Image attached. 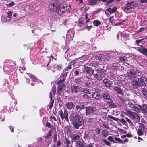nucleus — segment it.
<instances>
[{
  "mask_svg": "<svg viewBox=\"0 0 147 147\" xmlns=\"http://www.w3.org/2000/svg\"><path fill=\"white\" fill-rule=\"evenodd\" d=\"M114 90L118 94L121 95H124V92L123 90L121 89V88L117 86H114L113 88Z\"/></svg>",
  "mask_w": 147,
  "mask_h": 147,
  "instance_id": "obj_15",
  "label": "nucleus"
},
{
  "mask_svg": "<svg viewBox=\"0 0 147 147\" xmlns=\"http://www.w3.org/2000/svg\"><path fill=\"white\" fill-rule=\"evenodd\" d=\"M144 78H146V77L142 76L138 79L139 84L140 85V87L141 86L143 87H145L146 86V83L144 81H145V79Z\"/></svg>",
  "mask_w": 147,
  "mask_h": 147,
  "instance_id": "obj_11",
  "label": "nucleus"
},
{
  "mask_svg": "<svg viewBox=\"0 0 147 147\" xmlns=\"http://www.w3.org/2000/svg\"><path fill=\"white\" fill-rule=\"evenodd\" d=\"M115 85L119 86H122V83L119 81H117L115 82Z\"/></svg>",
  "mask_w": 147,
  "mask_h": 147,
  "instance_id": "obj_54",
  "label": "nucleus"
},
{
  "mask_svg": "<svg viewBox=\"0 0 147 147\" xmlns=\"http://www.w3.org/2000/svg\"><path fill=\"white\" fill-rule=\"evenodd\" d=\"M108 100L109 101H107L106 102L108 106L111 108H114L116 107V106L114 104L111 98Z\"/></svg>",
  "mask_w": 147,
  "mask_h": 147,
  "instance_id": "obj_20",
  "label": "nucleus"
},
{
  "mask_svg": "<svg viewBox=\"0 0 147 147\" xmlns=\"http://www.w3.org/2000/svg\"><path fill=\"white\" fill-rule=\"evenodd\" d=\"M73 120L72 122V124L73 125L74 127L76 129H79L84 124V121L82 117L79 115L77 114L73 117Z\"/></svg>",
  "mask_w": 147,
  "mask_h": 147,
  "instance_id": "obj_2",
  "label": "nucleus"
},
{
  "mask_svg": "<svg viewBox=\"0 0 147 147\" xmlns=\"http://www.w3.org/2000/svg\"><path fill=\"white\" fill-rule=\"evenodd\" d=\"M99 57L100 58V60L101 61H103L105 59V55L100 54H99Z\"/></svg>",
  "mask_w": 147,
  "mask_h": 147,
  "instance_id": "obj_39",
  "label": "nucleus"
},
{
  "mask_svg": "<svg viewBox=\"0 0 147 147\" xmlns=\"http://www.w3.org/2000/svg\"><path fill=\"white\" fill-rule=\"evenodd\" d=\"M15 5V3L13 2H12L9 3H8L7 4V5L8 7H11Z\"/></svg>",
  "mask_w": 147,
  "mask_h": 147,
  "instance_id": "obj_56",
  "label": "nucleus"
},
{
  "mask_svg": "<svg viewBox=\"0 0 147 147\" xmlns=\"http://www.w3.org/2000/svg\"><path fill=\"white\" fill-rule=\"evenodd\" d=\"M88 134L89 135H90L92 138H94L96 136L95 133L94 132L93 130H90L89 131Z\"/></svg>",
  "mask_w": 147,
  "mask_h": 147,
  "instance_id": "obj_29",
  "label": "nucleus"
},
{
  "mask_svg": "<svg viewBox=\"0 0 147 147\" xmlns=\"http://www.w3.org/2000/svg\"><path fill=\"white\" fill-rule=\"evenodd\" d=\"M74 106V103L71 102H67L65 104V106L69 110L72 109Z\"/></svg>",
  "mask_w": 147,
  "mask_h": 147,
  "instance_id": "obj_19",
  "label": "nucleus"
},
{
  "mask_svg": "<svg viewBox=\"0 0 147 147\" xmlns=\"http://www.w3.org/2000/svg\"><path fill=\"white\" fill-rule=\"evenodd\" d=\"M68 73V71H65V70H64L62 75L63 77L64 76H65L67 75V74Z\"/></svg>",
  "mask_w": 147,
  "mask_h": 147,
  "instance_id": "obj_60",
  "label": "nucleus"
},
{
  "mask_svg": "<svg viewBox=\"0 0 147 147\" xmlns=\"http://www.w3.org/2000/svg\"><path fill=\"white\" fill-rule=\"evenodd\" d=\"M65 86L64 83H62L60 85H58L57 88V92L58 95H60L62 92L65 90Z\"/></svg>",
  "mask_w": 147,
  "mask_h": 147,
  "instance_id": "obj_5",
  "label": "nucleus"
},
{
  "mask_svg": "<svg viewBox=\"0 0 147 147\" xmlns=\"http://www.w3.org/2000/svg\"><path fill=\"white\" fill-rule=\"evenodd\" d=\"M76 144L78 145L79 147H85L84 144L80 141L79 142V143Z\"/></svg>",
  "mask_w": 147,
  "mask_h": 147,
  "instance_id": "obj_52",
  "label": "nucleus"
},
{
  "mask_svg": "<svg viewBox=\"0 0 147 147\" xmlns=\"http://www.w3.org/2000/svg\"><path fill=\"white\" fill-rule=\"evenodd\" d=\"M103 82L106 87H110L111 86L110 81L107 79H104L103 80Z\"/></svg>",
  "mask_w": 147,
  "mask_h": 147,
  "instance_id": "obj_24",
  "label": "nucleus"
},
{
  "mask_svg": "<svg viewBox=\"0 0 147 147\" xmlns=\"http://www.w3.org/2000/svg\"><path fill=\"white\" fill-rule=\"evenodd\" d=\"M108 117L111 119H113L114 120L117 121H119L120 122H121L122 124L124 125H125L127 124L125 120L123 119L122 118L119 119L118 118L114 117L113 116L109 115H108Z\"/></svg>",
  "mask_w": 147,
  "mask_h": 147,
  "instance_id": "obj_8",
  "label": "nucleus"
},
{
  "mask_svg": "<svg viewBox=\"0 0 147 147\" xmlns=\"http://www.w3.org/2000/svg\"><path fill=\"white\" fill-rule=\"evenodd\" d=\"M98 0H89L88 3L90 5H93L96 4Z\"/></svg>",
  "mask_w": 147,
  "mask_h": 147,
  "instance_id": "obj_31",
  "label": "nucleus"
},
{
  "mask_svg": "<svg viewBox=\"0 0 147 147\" xmlns=\"http://www.w3.org/2000/svg\"><path fill=\"white\" fill-rule=\"evenodd\" d=\"M46 126L50 128L51 127V125L49 122H47V123L45 125Z\"/></svg>",
  "mask_w": 147,
  "mask_h": 147,
  "instance_id": "obj_64",
  "label": "nucleus"
},
{
  "mask_svg": "<svg viewBox=\"0 0 147 147\" xmlns=\"http://www.w3.org/2000/svg\"><path fill=\"white\" fill-rule=\"evenodd\" d=\"M59 112L61 119L63 121L64 119L65 120L68 122L69 121L68 117V113L67 109L64 108L63 111L61 110L59 111Z\"/></svg>",
  "mask_w": 147,
  "mask_h": 147,
  "instance_id": "obj_3",
  "label": "nucleus"
},
{
  "mask_svg": "<svg viewBox=\"0 0 147 147\" xmlns=\"http://www.w3.org/2000/svg\"><path fill=\"white\" fill-rule=\"evenodd\" d=\"M56 88L55 87V86H53L52 87V90L51 92H50V95L49 97L50 99H51V100H52V93L53 94L55 95L56 94Z\"/></svg>",
  "mask_w": 147,
  "mask_h": 147,
  "instance_id": "obj_25",
  "label": "nucleus"
},
{
  "mask_svg": "<svg viewBox=\"0 0 147 147\" xmlns=\"http://www.w3.org/2000/svg\"><path fill=\"white\" fill-rule=\"evenodd\" d=\"M139 125L140 128L143 129H144L145 128V126L144 124L142 123H140L139 124Z\"/></svg>",
  "mask_w": 147,
  "mask_h": 147,
  "instance_id": "obj_58",
  "label": "nucleus"
},
{
  "mask_svg": "<svg viewBox=\"0 0 147 147\" xmlns=\"http://www.w3.org/2000/svg\"><path fill=\"white\" fill-rule=\"evenodd\" d=\"M129 107L131 108V109L134 111H135L138 113L140 112V109L138 105H136L133 104L132 102H129L128 104Z\"/></svg>",
  "mask_w": 147,
  "mask_h": 147,
  "instance_id": "obj_4",
  "label": "nucleus"
},
{
  "mask_svg": "<svg viewBox=\"0 0 147 147\" xmlns=\"http://www.w3.org/2000/svg\"><path fill=\"white\" fill-rule=\"evenodd\" d=\"M7 17L8 18H10L11 17L12 15V12L11 11H9L7 13Z\"/></svg>",
  "mask_w": 147,
  "mask_h": 147,
  "instance_id": "obj_55",
  "label": "nucleus"
},
{
  "mask_svg": "<svg viewBox=\"0 0 147 147\" xmlns=\"http://www.w3.org/2000/svg\"><path fill=\"white\" fill-rule=\"evenodd\" d=\"M65 143L66 144H69L70 145V141L69 139H67V138H65Z\"/></svg>",
  "mask_w": 147,
  "mask_h": 147,
  "instance_id": "obj_59",
  "label": "nucleus"
},
{
  "mask_svg": "<svg viewBox=\"0 0 147 147\" xmlns=\"http://www.w3.org/2000/svg\"><path fill=\"white\" fill-rule=\"evenodd\" d=\"M134 7V5L133 3H129L123 7L122 9L124 11L127 12L129 10L133 8Z\"/></svg>",
  "mask_w": 147,
  "mask_h": 147,
  "instance_id": "obj_7",
  "label": "nucleus"
},
{
  "mask_svg": "<svg viewBox=\"0 0 147 147\" xmlns=\"http://www.w3.org/2000/svg\"><path fill=\"white\" fill-rule=\"evenodd\" d=\"M70 65L69 66V67H68L65 70V71H68V69H71V65L72 64H71V63H70Z\"/></svg>",
  "mask_w": 147,
  "mask_h": 147,
  "instance_id": "obj_62",
  "label": "nucleus"
},
{
  "mask_svg": "<svg viewBox=\"0 0 147 147\" xmlns=\"http://www.w3.org/2000/svg\"><path fill=\"white\" fill-rule=\"evenodd\" d=\"M142 93L145 98H147V89L144 88L142 89Z\"/></svg>",
  "mask_w": 147,
  "mask_h": 147,
  "instance_id": "obj_30",
  "label": "nucleus"
},
{
  "mask_svg": "<svg viewBox=\"0 0 147 147\" xmlns=\"http://www.w3.org/2000/svg\"><path fill=\"white\" fill-rule=\"evenodd\" d=\"M80 137L78 135H74L71 137V141L72 142H76V144L79 142H80Z\"/></svg>",
  "mask_w": 147,
  "mask_h": 147,
  "instance_id": "obj_13",
  "label": "nucleus"
},
{
  "mask_svg": "<svg viewBox=\"0 0 147 147\" xmlns=\"http://www.w3.org/2000/svg\"><path fill=\"white\" fill-rule=\"evenodd\" d=\"M82 92H84V94L86 93L89 94H91L90 92L89 91V90L87 88H85L84 89L82 90Z\"/></svg>",
  "mask_w": 147,
  "mask_h": 147,
  "instance_id": "obj_43",
  "label": "nucleus"
},
{
  "mask_svg": "<svg viewBox=\"0 0 147 147\" xmlns=\"http://www.w3.org/2000/svg\"><path fill=\"white\" fill-rule=\"evenodd\" d=\"M102 126L105 128L109 129L108 124L107 123H104L102 124Z\"/></svg>",
  "mask_w": 147,
  "mask_h": 147,
  "instance_id": "obj_48",
  "label": "nucleus"
},
{
  "mask_svg": "<svg viewBox=\"0 0 147 147\" xmlns=\"http://www.w3.org/2000/svg\"><path fill=\"white\" fill-rule=\"evenodd\" d=\"M85 71L86 74H89L90 75H92L94 73V70L91 68L87 67L86 65H84Z\"/></svg>",
  "mask_w": 147,
  "mask_h": 147,
  "instance_id": "obj_14",
  "label": "nucleus"
},
{
  "mask_svg": "<svg viewBox=\"0 0 147 147\" xmlns=\"http://www.w3.org/2000/svg\"><path fill=\"white\" fill-rule=\"evenodd\" d=\"M52 131V129H51L50 130H49V132H48V134L45 137V138L46 139L48 138L51 136Z\"/></svg>",
  "mask_w": 147,
  "mask_h": 147,
  "instance_id": "obj_45",
  "label": "nucleus"
},
{
  "mask_svg": "<svg viewBox=\"0 0 147 147\" xmlns=\"http://www.w3.org/2000/svg\"><path fill=\"white\" fill-rule=\"evenodd\" d=\"M65 80V78L63 77L62 79L60 80L59 82H57V84L58 85H60L62 83H64L63 82H64Z\"/></svg>",
  "mask_w": 147,
  "mask_h": 147,
  "instance_id": "obj_41",
  "label": "nucleus"
},
{
  "mask_svg": "<svg viewBox=\"0 0 147 147\" xmlns=\"http://www.w3.org/2000/svg\"><path fill=\"white\" fill-rule=\"evenodd\" d=\"M86 115H93L94 113V111L93 107L89 106L86 108Z\"/></svg>",
  "mask_w": 147,
  "mask_h": 147,
  "instance_id": "obj_6",
  "label": "nucleus"
},
{
  "mask_svg": "<svg viewBox=\"0 0 147 147\" xmlns=\"http://www.w3.org/2000/svg\"><path fill=\"white\" fill-rule=\"evenodd\" d=\"M56 67L59 70H61L62 69V65L61 64H57V65Z\"/></svg>",
  "mask_w": 147,
  "mask_h": 147,
  "instance_id": "obj_53",
  "label": "nucleus"
},
{
  "mask_svg": "<svg viewBox=\"0 0 147 147\" xmlns=\"http://www.w3.org/2000/svg\"><path fill=\"white\" fill-rule=\"evenodd\" d=\"M71 88L72 92L74 93L77 94L80 92V89L78 86L73 85L71 86Z\"/></svg>",
  "mask_w": 147,
  "mask_h": 147,
  "instance_id": "obj_12",
  "label": "nucleus"
},
{
  "mask_svg": "<svg viewBox=\"0 0 147 147\" xmlns=\"http://www.w3.org/2000/svg\"><path fill=\"white\" fill-rule=\"evenodd\" d=\"M146 27H142L137 31V32H140L143 30H145L146 29Z\"/></svg>",
  "mask_w": 147,
  "mask_h": 147,
  "instance_id": "obj_61",
  "label": "nucleus"
},
{
  "mask_svg": "<svg viewBox=\"0 0 147 147\" xmlns=\"http://www.w3.org/2000/svg\"><path fill=\"white\" fill-rule=\"evenodd\" d=\"M139 107L143 113H147V104H143L142 106H140Z\"/></svg>",
  "mask_w": 147,
  "mask_h": 147,
  "instance_id": "obj_21",
  "label": "nucleus"
},
{
  "mask_svg": "<svg viewBox=\"0 0 147 147\" xmlns=\"http://www.w3.org/2000/svg\"><path fill=\"white\" fill-rule=\"evenodd\" d=\"M65 7L60 5L59 1H53L50 5V11L51 12H56L59 15H62L65 11Z\"/></svg>",
  "mask_w": 147,
  "mask_h": 147,
  "instance_id": "obj_1",
  "label": "nucleus"
},
{
  "mask_svg": "<svg viewBox=\"0 0 147 147\" xmlns=\"http://www.w3.org/2000/svg\"><path fill=\"white\" fill-rule=\"evenodd\" d=\"M102 142L105 144L107 146H110V143L106 139L104 138H102Z\"/></svg>",
  "mask_w": 147,
  "mask_h": 147,
  "instance_id": "obj_37",
  "label": "nucleus"
},
{
  "mask_svg": "<svg viewBox=\"0 0 147 147\" xmlns=\"http://www.w3.org/2000/svg\"><path fill=\"white\" fill-rule=\"evenodd\" d=\"M117 9L116 7H114L113 8H109L107 9L105 11V13L107 15H109L111 13L115 12Z\"/></svg>",
  "mask_w": 147,
  "mask_h": 147,
  "instance_id": "obj_9",
  "label": "nucleus"
},
{
  "mask_svg": "<svg viewBox=\"0 0 147 147\" xmlns=\"http://www.w3.org/2000/svg\"><path fill=\"white\" fill-rule=\"evenodd\" d=\"M93 23L94 26H99L101 24V22L98 20H96L94 21Z\"/></svg>",
  "mask_w": 147,
  "mask_h": 147,
  "instance_id": "obj_33",
  "label": "nucleus"
},
{
  "mask_svg": "<svg viewBox=\"0 0 147 147\" xmlns=\"http://www.w3.org/2000/svg\"><path fill=\"white\" fill-rule=\"evenodd\" d=\"M132 86L134 89H137L138 87H140V85L139 84L138 80H134L132 83Z\"/></svg>",
  "mask_w": 147,
  "mask_h": 147,
  "instance_id": "obj_16",
  "label": "nucleus"
},
{
  "mask_svg": "<svg viewBox=\"0 0 147 147\" xmlns=\"http://www.w3.org/2000/svg\"><path fill=\"white\" fill-rule=\"evenodd\" d=\"M85 85L86 86L89 87L92 85V83L91 82H88L85 83Z\"/></svg>",
  "mask_w": 147,
  "mask_h": 147,
  "instance_id": "obj_50",
  "label": "nucleus"
},
{
  "mask_svg": "<svg viewBox=\"0 0 147 147\" xmlns=\"http://www.w3.org/2000/svg\"><path fill=\"white\" fill-rule=\"evenodd\" d=\"M129 116L130 117L132 118V119H140L139 116L137 114L131 112Z\"/></svg>",
  "mask_w": 147,
  "mask_h": 147,
  "instance_id": "obj_22",
  "label": "nucleus"
},
{
  "mask_svg": "<svg viewBox=\"0 0 147 147\" xmlns=\"http://www.w3.org/2000/svg\"><path fill=\"white\" fill-rule=\"evenodd\" d=\"M102 133L104 137H106L108 135V132L106 130L104 129L102 131Z\"/></svg>",
  "mask_w": 147,
  "mask_h": 147,
  "instance_id": "obj_36",
  "label": "nucleus"
},
{
  "mask_svg": "<svg viewBox=\"0 0 147 147\" xmlns=\"http://www.w3.org/2000/svg\"><path fill=\"white\" fill-rule=\"evenodd\" d=\"M125 119L127 122L129 123L130 125L132 126L133 125V123L129 119L126 117H125Z\"/></svg>",
  "mask_w": 147,
  "mask_h": 147,
  "instance_id": "obj_46",
  "label": "nucleus"
},
{
  "mask_svg": "<svg viewBox=\"0 0 147 147\" xmlns=\"http://www.w3.org/2000/svg\"><path fill=\"white\" fill-rule=\"evenodd\" d=\"M92 97L95 99L99 100L102 98L100 93L98 91H95L92 94Z\"/></svg>",
  "mask_w": 147,
  "mask_h": 147,
  "instance_id": "obj_10",
  "label": "nucleus"
},
{
  "mask_svg": "<svg viewBox=\"0 0 147 147\" xmlns=\"http://www.w3.org/2000/svg\"><path fill=\"white\" fill-rule=\"evenodd\" d=\"M121 38L122 40H126L128 39V36L125 34H121Z\"/></svg>",
  "mask_w": 147,
  "mask_h": 147,
  "instance_id": "obj_28",
  "label": "nucleus"
},
{
  "mask_svg": "<svg viewBox=\"0 0 147 147\" xmlns=\"http://www.w3.org/2000/svg\"><path fill=\"white\" fill-rule=\"evenodd\" d=\"M114 139L116 141L119 142V143H123V140H121L119 138L115 137Z\"/></svg>",
  "mask_w": 147,
  "mask_h": 147,
  "instance_id": "obj_47",
  "label": "nucleus"
},
{
  "mask_svg": "<svg viewBox=\"0 0 147 147\" xmlns=\"http://www.w3.org/2000/svg\"><path fill=\"white\" fill-rule=\"evenodd\" d=\"M136 73L134 70H131L128 73L127 76L130 78H134L136 76Z\"/></svg>",
  "mask_w": 147,
  "mask_h": 147,
  "instance_id": "obj_17",
  "label": "nucleus"
},
{
  "mask_svg": "<svg viewBox=\"0 0 147 147\" xmlns=\"http://www.w3.org/2000/svg\"><path fill=\"white\" fill-rule=\"evenodd\" d=\"M101 129L100 128H97L95 129L94 131H95L97 134H100V132Z\"/></svg>",
  "mask_w": 147,
  "mask_h": 147,
  "instance_id": "obj_49",
  "label": "nucleus"
},
{
  "mask_svg": "<svg viewBox=\"0 0 147 147\" xmlns=\"http://www.w3.org/2000/svg\"><path fill=\"white\" fill-rule=\"evenodd\" d=\"M138 134L140 136H141L143 134V131L141 129H138L137 131Z\"/></svg>",
  "mask_w": 147,
  "mask_h": 147,
  "instance_id": "obj_40",
  "label": "nucleus"
},
{
  "mask_svg": "<svg viewBox=\"0 0 147 147\" xmlns=\"http://www.w3.org/2000/svg\"><path fill=\"white\" fill-rule=\"evenodd\" d=\"M102 96L105 100H108L111 99L109 95L106 92H104L102 94Z\"/></svg>",
  "mask_w": 147,
  "mask_h": 147,
  "instance_id": "obj_26",
  "label": "nucleus"
},
{
  "mask_svg": "<svg viewBox=\"0 0 147 147\" xmlns=\"http://www.w3.org/2000/svg\"><path fill=\"white\" fill-rule=\"evenodd\" d=\"M119 58V60L121 61H126L127 60V58L125 56L120 57Z\"/></svg>",
  "mask_w": 147,
  "mask_h": 147,
  "instance_id": "obj_42",
  "label": "nucleus"
},
{
  "mask_svg": "<svg viewBox=\"0 0 147 147\" xmlns=\"http://www.w3.org/2000/svg\"><path fill=\"white\" fill-rule=\"evenodd\" d=\"M140 47L142 49V53L145 55V56H147V48H145L144 47H143L142 45H141Z\"/></svg>",
  "mask_w": 147,
  "mask_h": 147,
  "instance_id": "obj_32",
  "label": "nucleus"
},
{
  "mask_svg": "<svg viewBox=\"0 0 147 147\" xmlns=\"http://www.w3.org/2000/svg\"><path fill=\"white\" fill-rule=\"evenodd\" d=\"M122 112L124 114L126 115H128V116H129V115H130V113L131 112L130 111L128 110H125L123 111Z\"/></svg>",
  "mask_w": 147,
  "mask_h": 147,
  "instance_id": "obj_38",
  "label": "nucleus"
},
{
  "mask_svg": "<svg viewBox=\"0 0 147 147\" xmlns=\"http://www.w3.org/2000/svg\"><path fill=\"white\" fill-rule=\"evenodd\" d=\"M81 82V80L80 79H76L75 80V82L77 84H80Z\"/></svg>",
  "mask_w": 147,
  "mask_h": 147,
  "instance_id": "obj_51",
  "label": "nucleus"
},
{
  "mask_svg": "<svg viewBox=\"0 0 147 147\" xmlns=\"http://www.w3.org/2000/svg\"><path fill=\"white\" fill-rule=\"evenodd\" d=\"M85 108V105L83 104H79L76 106L75 108L76 110L80 111Z\"/></svg>",
  "mask_w": 147,
  "mask_h": 147,
  "instance_id": "obj_23",
  "label": "nucleus"
},
{
  "mask_svg": "<svg viewBox=\"0 0 147 147\" xmlns=\"http://www.w3.org/2000/svg\"><path fill=\"white\" fill-rule=\"evenodd\" d=\"M89 137L88 134L86 133L84 134V138L85 139H86L87 138H88Z\"/></svg>",
  "mask_w": 147,
  "mask_h": 147,
  "instance_id": "obj_63",
  "label": "nucleus"
},
{
  "mask_svg": "<svg viewBox=\"0 0 147 147\" xmlns=\"http://www.w3.org/2000/svg\"><path fill=\"white\" fill-rule=\"evenodd\" d=\"M30 77L32 79V80L34 82H38V79L36 77H35L33 75H30Z\"/></svg>",
  "mask_w": 147,
  "mask_h": 147,
  "instance_id": "obj_35",
  "label": "nucleus"
},
{
  "mask_svg": "<svg viewBox=\"0 0 147 147\" xmlns=\"http://www.w3.org/2000/svg\"><path fill=\"white\" fill-rule=\"evenodd\" d=\"M74 32L71 30H69L67 32V37L68 38L72 39L74 36Z\"/></svg>",
  "mask_w": 147,
  "mask_h": 147,
  "instance_id": "obj_18",
  "label": "nucleus"
},
{
  "mask_svg": "<svg viewBox=\"0 0 147 147\" xmlns=\"http://www.w3.org/2000/svg\"><path fill=\"white\" fill-rule=\"evenodd\" d=\"M144 39L143 38H142L141 39L137 40L135 41V43L136 44H139L140 42L142 41Z\"/></svg>",
  "mask_w": 147,
  "mask_h": 147,
  "instance_id": "obj_57",
  "label": "nucleus"
},
{
  "mask_svg": "<svg viewBox=\"0 0 147 147\" xmlns=\"http://www.w3.org/2000/svg\"><path fill=\"white\" fill-rule=\"evenodd\" d=\"M113 57V56L109 54H107L105 55V60H109L112 59Z\"/></svg>",
  "mask_w": 147,
  "mask_h": 147,
  "instance_id": "obj_34",
  "label": "nucleus"
},
{
  "mask_svg": "<svg viewBox=\"0 0 147 147\" xmlns=\"http://www.w3.org/2000/svg\"><path fill=\"white\" fill-rule=\"evenodd\" d=\"M94 78L97 79L98 80H100L102 79V77L101 75L99 74H94Z\"/></svg>",
  "mask_w": 147,
  "mask_h": 147,
  "instance_id": "obj_27",
  "label": "nucleus"
},
{
  "mask_svg": "<svg viewBox=\"0 0 147 147\" xmlns=\"http://www.w3.org/2000/svg\"><path fill=\"white\" fill-rule=\"evenodd\" d=\"M107 139L109 141L112 142L113 143H115V141L114 140V139L111 136H109L107 138Z\"/></svg>",
  "mask_w": 147,
  "mask_h": 147,
  "instance_id": "obj_44",
  "label": "nucleus"
}]
</instances>
